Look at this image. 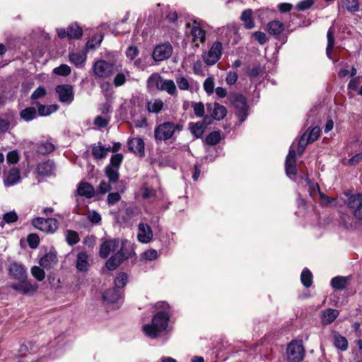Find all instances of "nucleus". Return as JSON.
Masks as SVG:
<instances>
[{
    "label": "nucleus",
    "instance_id": "obj_1",
    "mask_svg": "<svg viewBox=\"0 0 362 362\" xmlns=\"http://www.w3.org/2000/svg\"><path fill=\"white\" fill-rule=\"evenodd\" d=\"M156 308L161 309L153 316L151 324H146L142 329L145 334L151 338H156L158 334L165 331L170 320V306L165 302H158Z\"/></svg>",
    "mask_w": 362,
    "mask_h": 362
},
{
    "label": "nucleus",
    "instance_id": "obj_2",
    "mask_svg": "<svg viewBox=\"0 0 362 362\" xmlns=\"http://www.w3.org/2000/svg\"><path fill=\"white\" fill-rule=\"evenodd\" d=\"M183 129V125L180 123L173 122H164L157 125L154 129V139L156 141H166L170 139H175L177 135Z\"/></svg>",
    "mask_w": 362,
    "mask_h": 362
},
{
    "label": "nucleus",
    "instance_id": "obj_3",
    "mask_svg": "<svg viewBox=\"0 0 362 362\" xmlns=\"http://www.w3.org/2000/svg\"><path fill=\"white\" fill-rule=\"evenodd\" d=\"M149 87L156 86L168 94L174 95L177 93L176 86L173 80H165L159 74H153L147 81Z\"/></svg>",
    "mask_w": 362,
    "mask_h": 362
},
{
    "label": "nucleus",
    "instance_id": "obj_4",
    "mask_svg": "<svg viewBox=\"0 0 362 362\" xmlns=\"http://www.w3.org/2000/svg\"><path fill=\"white\" fill-rule=\"evenodd\" d=\"M118 251H123V245L119 240L106 239L100 245L99 255L101 258L106 259L109 255H112Z\"/></svg>",
    "mask_w": 362,
    "mask_h": 362
},
{
    "label": "nucleus",
    "instance_id": "obj_5",
    "mask_svg": "<svg viewBox=\"0 0 362 362\" xmlns=\"http://www.w3.org/2000/svg\"><path fill=\"white\" fill-rule=\"evenodd\" d=\"M223 45L219 41L214 42L208 51L203 52L202 59L208 66L214 65L222 55Z\"/></svg>",
    "mask_w": 362,
    "mask_h": 362
},
{
    "label": "nucleus",
    "instance_id": "obj_6",
    "mask_svg": "<svg viewBox=\"0 0 362 362\" xmlns=\"http://www.w3.org/2000/svg\"><path fill=\"white\" fill-rule=\"evenodd\" d=\"M229 100L236 108V115L239 117L240 122H243L247 116V106L245 98L240 94L234 93L230 95Z\"/></svg>",
    "mask_w": 362,
    "mask_h": 362
},
{
    "label": "nucleus",
    "instance_id": "obj_7",
    "mask_svg": "<svg viewBox=\"0 0 362 362\" xmlns=\"http://www.w3.org/2000/svg\"><path fill=\"white\" fill-rule=\"evenodd\" d=\"M288 358L291 362H299L305 356V349L301 341H292L287 347Z\"/></svg>",
    "mask_w": 362,
    "mask_h": 362
},
{
    "label": "nucleus",
    "instance_id": "obj_8",
    "mask_svg": "<svg viewBox=\"0 0 362 362\" xmlns=\"http://www.w3.org/2000/svg\"><path fill=\"white\" fill-rule=\"evenodd\" d=\"M93 72L95 76L100 78H107L112 75L116 68L113 64L108 63L104 60H98L93 65Z\"/></svg>",
    "mask_w": 362,
    "mask_h": 362
},
{
    "label": "nucleus",
    "instance_id": "obj_9",
    "mask_svg": "<svg viewBox=\"0 0 362 362\" xmlns=\"http://www.w3.org/2000/svg\"><path fill=\"white\" fill-rule=\"evenodd\" d=\"M33 226L46 233H54L58 228V221L54 218L37 217L33 220Z\"/></svg>",
    "mask_w": 362,
    "mask_h": 362
},
{
    "label": "nucleus",
    "instance_id": "obj_10",
    "mask_svg": "<svg viewBox=\"0 0 362 362\" xmlns=\"http://www.w3.org/2000/svg\"><path fill=\"white\" fill-rule=\"evenodd\" d=\"M18 283L13 284L11 287L23 295H32L38 289V285L35 282L27 280V278L23 280H18Z\"/></svg>",
    "mask_w": 362,
    "mask_h": 362
},
{
    "label": "nucleus",
    "instance_id": "obj_11",
    "mask_svg": "<svg viewBox=\"0 0 362 362\" xmlns=\"http://www.w3.org/2000/svg\"><path fill=\"white\" fill-rule=\"evenodd\" d=\"M348 207L354 216L359 220L362 219V194H351L347 199Z\"/></svg>",
    "mask_w": 362,
    "mask_h": 362
},
{
    "label": "nucleus",
    "instance_id": "obj_12",
    "mask_svg": "<svg viewBox=\"0 0 362 362\" xmlns=\"http://www.w3.org/2000/svg\"><path fill=\"white\" fill-rule=\"evenodd\" d=\"M173 53V47L169 42L156 46L153 52V58L156 62L168 59Z\"/></svg>",
    "mask_w": 362,
    "mask_h": 362
},
{
    "label": "nucleus",
    "instance_id": "obj_13",
    "mask_svg": "<svg viewBox=\"0 0 362 362\" xmlns=\"http://www.w3.org/2000/svg\"><path fill=\"white\" fill-rule=\"evenodd\" d=\"M190 35L192 37V45L196 48H198L200 44H204L206 41V31L197 24V21L194 22L191 28Z\"/></svg>",
    "mask_w": 362,
    "mask_h": 362
},
{
    "label": "nucleus",
    "instance_id": "obj_14",
    "mask_svg": "<svg viewBox=\"0 0 362 362\" xmlns=\"http://www.w3.org/2000/svg\"><path fill=\"white\" fill-rule=\"evenodd\" d=\"M58 263L57 255L55 251H49L41 257L38 261L39 265L44 269H51Z\"/></svg>",
    "mask_w": 362,
    "mask_h": 362
},
{
    "label": "nucleus",
    "instance_id": "obj_15",
    "mask_svg": "<svg viewBox=\"0 0 362 362\" xmlns=\"http://www.w3.org/2000/svg\"><path fill=\"white\" fill-rule=\"evenodd\" d=\"M285 170L287 176L293 179L291 176L297 174L296 165V151L293 146H291L285 161Z\"/></svg>",
    "mask_w": 362,
    "mask_h": 362
},
{
    "label": "nucleus",
    "instance_id": "obj_16",
    "mask_svg": "<svg viewBox=\"0 0 362 362\" xmlns=\"http://www.w3.org/2000/svg\"><path fill=\"white\" fill-rule=\"evenodd\" d=\"M153 231L150 226L140 223L138 226L137 239L141 243H148L153 240Z\"/></svg>",
    "mask_w": 362,
    "mask_h": 362
},
{
    "label": "nucleus",
    "instance_id": "obj_17",
    "mask_svg": "<svg viewBox=\"0 0 362 362\" xmlns=\"http://www.w3.org/2000/svg\"><path fill=\"white\" fill-rule=\"evenodd\" d=\"M56 91L59 94V100L62 103H70L74 100L73 88L70 85L58 86Z\"/></svg>",
    "mask_w": 362,
    "mask_h": 362
},
{
    "label": "nucleus",
    "instance_id": "obj_18",
    "mask_svg": "<svg viewBox=\"0 0 362 362\" xmlns=\"http://www.w3.org/2000/svg\"><path fill=\"white\" fill-rule=\"evenodd\" d=\"M8 273L11 278L18 281L27 278V272L25 268L21 264L16 262L10 264Z\"/></svg>",
    "mask_w": 362,
    "mask_h": 362
},
{
    "label": "nucleus",
    "instance_id": "obj_19",
    "mask_svg": "<svg viewBox=\"0 0 362 362\" xmlns=\"http://www.w3.org/2000/svg\"><path fill=\"white\" fill-rule=\"evenodd\" d=\"M127 258L123 251H118L112 255L106 262L105 266L110 271L116 269L120 264Z\"/></svg>",
    "mask_w": 362,
    "mask_h": 362
},
{
    "label": "nucleus",
    "instance_id": "obj_20",
    "mask_svg": "<svg viewBox=\"0 0 362 362\" xmlns=\"http://www.w3.org/2000/svg\"><path fill=\"white\" fill-rule=\"evenodd\" d=\"M129 149L141 156L144 155V141L141 138H133L128 141Z\"/></svg>",
    "mask_w": 362,
    "mask_h": 362
},
{
    "label": "nucleus",
    "instance_id": "obj_21",
    "mask_svg": "<svg viewBox=\"0 0 362 362\" xmlns=\"http://www.w3.org/2000/svg\"><path fill=\"white\" fill-rule=\"evenodd\" d=\"M121 298V291L115 288L108 289L103 293L104 301L108 304L118 303Z\"/></svg>",
    "mask_w": 362,
    "mask_h": 362
},
{
    "label": "nucleus",
    "instance_id": "obj_22",
    "mask_svg": "<svg viewBox=\"0 0 362 362\" xmlns=\"http://www.w3.org/2000/svg\"><path fill=\"white\" fill-rule=\"evenodd\" d=\"M208 109L211 112V115L217 120H221L223 119L227 113L226 108L218 103H214L213 105H209L208 106Z\"/></svg>",
    "mask_w": 362,
    "mask_h": 362
},
{
    "label": "nucleus",
    "instance_id": "obj_23",
    "mask_svg": "<svg viewBox=\"0 0 362 362\" xmlns=\"http://www.w3.org/2000/svg\"><path fill=\"white\" fill-rule=\"evenodd\" d=\"M55 170V165L53 161L47 160L38 164L37 170L39 175L43 176L51 175Z\"/></svg>",
    "mask_w": 362,
    "mask_h": 362
},
{
    "label": "nucleus",
    "instance_id": "obj_24",
    "mask_svg": "<svg viewBox=\"0 0 362 362\" xmlns=\"http://www.w3.org/2000/svg\"><path fill=\"white\" fill-rule=\"evenodd\" d=\"M78 195L86 197V198H92L95 195V189L88 182H81L77 188Z\"/></svg>",
    "mask_w": 362,
    "mask_h": 362
},
{
    "label": "nucleus",
    "instance_id": "obj_25",
    "mask_svg": "<svg viewBox=\"0 0 362 362\" xmlns=\"http://www.w3.org/2000/svg\"><path fill=\"white\" fill-rule=\"evenodd\" d=\"M21 175L20 172L17 168H11L6 177L5 178L4 183L6 187H11L20 182Z\"/></svg>",
    "mask_w": 362,
    "mask_h": 362
},
{
    "label": "nucleus",
    "instance_id": "obj_26",
    "mask_svg": "<svg viewBox=\"0 0 362 362\" xmlns=\"http://www.w3.org/2000/svg\"><path fill=\"white\" fill-rule=\"evenodd\" d=\"M76 267L79 272H86L89 267L88 256L86 252H81L77 255Z\"/></svg>",
    "mask_w": 362,
    "mask_h": 362
},
{
    "label": "nucleus",
    "instance_id": "obj_27",
    "mask_svg": "<svg viewBox=\"0 0 362 362\" xmlns=\"http://www.w3.org/2000/svg\"><path fill=\"white\" fill-rule=\"evenodd\" d=\"M339 315L337 310L328 308L322 311V323L323 325H329L334 321Z\"/></svg>",
    "mask_w": 362,
    "mask_h": 362
},
{
    "label": "nucleus",
    "instance_id": "obj_28",
    "mask_svg": "<svg viewBox=\"0 0 362 362\" xmlns=\"http://www.w3.org/2000/svg\"><path fill=\"white\" fill-rule=\"evenodd\" d=\"M164 103L159 98L152 99L146 104V108L149 112L158 114L163 108Z\"/></svg>",
    "mask_w": 362,
    "mask_h": 362
},
{
    "label": "nucleus",
    "instance_id": "obj_29",
    "mask_svg": "<svg viewBox=\"0 0 362 362\" xmlns=\"http://www.w3.org/2000/svg\"><path fill=\"white\" fill-rule=\"evenodd\" d=\"M284 30V25L279 21H272L267 25V30L269 34L277 35Z\"/></svg>",
    "mask_w": 362,
    "mask_h": 362
},
{
    "label": "nucleus",
    "instance_id": "obj_30",
    "mask_svg": "<svg viewBox=\"0 0 362 362\" xmlns=\"http://www.w3.org/2000/svg\"><path fill=\"white\" fill-rule=\"evenodd\" d=\"M252 11L251 9L245 10L240 16L244 26L247 29H252L255 27V23L252 18Z\"/></svg>",
    "mask_w": 362,
    "mask_h": 362
},
{
    "label": "nucleus",
    "instance_id": "obj_31",
    "mask_svg": "<svg viewBox=\"0 0 362 362\" xmlns=\"http://www.w3.org/2000/svg\"><path fill=\"white\" fill-rule=\"evenodd\" d=\"M37 111L35 107H29L22 110L20 112V117L21 119L26 122L31 121L36 118Z\"/></svg>",
    "mask_w": 362,
    "mask_h": 362
},
{
    "label": "nucleus",
    "instance_id": "obj_32",
    "mask_svg": "<svg viewBox=\"0 0 362 362\" xmlns=\"http://www.w3.org/2000/svg\"><path fill=\"white\" fill-rule=\"evenodd\" d=\"M69 60L75 66H79L82 65L86 60V54L84 52L71 53L69 55Z\"/></svg>",
    "mask_w": 362,
    "mask_h": 362
},
{
    "label": "nucleus",
    "instance_id": "obj_33",
    "mask_svg": "<svg viewBox=\"0 0 362 362\" xmlns=\"http://www.w3.org/2000/svg\"><path fill=\"white\" fill-rule=\"evenodd\" d=\"M38 107V114L40 116H48L55 112L58 106L57 105H43L39 103L36 104Z\"/></svg>",
    "mask_w": 362,
    "mask_h": 362
},
{
    "label": "nucleus",
    "instance_id": "obj_34",
    "mask_svg": "<svg viewBox=\"0 0 362 362\" xmlns=\"http://www.w3.org/2000/svg\"><path fill=\"white\" fill-rule=\"evenodd\" d=\"M110 151V147L105 148L100 144L93 146L92 153L97 159H101L107 156V152Z\"/></svg>",
    "mask_w": 362,
    "mask_h": 362
},
{
    "label": "nucleus",
    "instance_id": "obj_35",
    "mask_svg": "<svg viewBox=\"0 0 362 362\" xmlns=\"http://www.w3.org/2000/svg\"><path fill=\"white\" fill-rule=\"evenodd\" d=\"M348 282V278L343 276H337L332 279L331 284L334 288L342 290L346 288Z\"/></svg>",
    "mask_w": 362,
    "mask_h": 362
},
{
    "label": "nucleus",
    "instance_id": "obj_36",
    "mask_svg": "<svg viewBox=\"0 0 362 362\" xmlns=\"http://www.w3.org/2000/svg\"><path fill=\"white\" fill-rule=\"evenodd\" d=\"M334 344L341 351H345L348 346V341L344 337L341 336L339 334H334Z\"/></svg>",
    "mask_w": 362,
    "mask_h": 362
},
{
    "label": "nucleus",
    "instance_id": "obj_37",
    "mask_svg": "<svg viewBox=\"0 0 362 362\" xmlns=\"http://www.w3.org/2000/svg\"><path fill=\"white\" fill-rule=\"evenodd\" d=\"M327 46L326 49L327 56L332 59V52L334 45V31L332 28H329L327 34Z\"/></svg>",
    "mask_w": 362,
    "mask_h": 362
},
{
    "label": "nucleus",
    "instance_id": "obj_38",
    "mask_svg": "<svg viewBox=\"0 0 362 362\" xmlns=\"http://www.w3.org/2000/svg\"><path fill=\"white\" fill-rule=\"evenodd\" d=\"M205 124L203 122L190 124V132L195 137H200L204 132Z\"/></svg>",
    "mask_w": 362,
    "mask_h": 362
},
{
    "label": "nucleus",
    "instance_id": "obj_39",
    "mask_svg": "<svg viewBox=\"0 0 362 362\" xmlns=\"http://www.w3.org/2000/svg\"><path fill=\"white\" fill-rule=\"evenodd\" d=\"M105 175L111 182H117L119 180L118 168H112V166L105 168Z\"/></svg>",
    "mask_w": 362,
    "mask_h": 362
},
{
    "label": "nucleus",
    "instance_id": "obj_40",
    "mask_svg": "<svg viewBox=\"0 0 362 362\" xmlns=\"http://www.w3.org/2000/svg\"><path fill=\"white\" fill-rule=\"evenodd\" d=\"M320 134V129L318 127H315L310 129H308L307 132L304 134H306L305 141L307 143H311L317 139Z\"/></svg>",
    "mask_w": 362,
    "mask_h": 362
},
{
    "label": "nucleus",
    "instance_id": "obj_41",
    "mask_svg": "<svg viewBox=\"0 0 362 362\" xmlns=\"http://www.w3.org/2000/svg\"><path fill=\"white\" fill-rule=\"evenodd\" d=\"M158 253L156 250L149 249L146 250L140 255V259L141 261H153L158 259Z\"/></svg>",
    "mask_w": 362,
    "mask_h": 362
},
{
    "label": "nucleus",
    "instance_id": "obj_42",
    "mask_svg": "<svg viewBox=\"0 0 362 362\" xmlns=\"http://www.w3.org/2000/svg\"><path fill=\"white\" fill-rule=\"evenodd\" d=\"M82 35V30L76 25H71L68 28L67 37L69 39H78Z\"/></svg>",
    "mask_w": 362,
    "mask_h": 362
},
{
    "label": "nucleus",
    "instance_id": "obj_43",
    "mask_svg": "<svg viewBox=\"0 0 362 362\" xmlns=\"http://www.w3.org/2000/svg\"><path fill=\"white\" fill-rule=\"evenodd\" d=\"M300 280L302 284L308 288L312 285L313 275L308 269H304L301 273Z\"/></svg>",
    "mask_w": 362,
    "mask_h": 362
},
{
    "label": "nucleus",
    "instance_id": "obj_44",
    "mask_svg": "<svg viewBox=\"0 0 362 362\" xmlns=\"http://www.w3.org/2000/svg\"><path fill=\"white\" fill-rule=\"evenodd\" d=\"M32 276L38 281H42L45 278V272L44 269L40 266H33L30 269Z\"/></svg>",
    "mask_w": 362,
    "mask_h": 362
},
{
    "label": "nucleus",
    "instance_id": "obj_45",
    "mask_svg": "<svg viewBox=\"0 0 362 362\" xmlns=\"http://www.w3.org/2000/svg\"><path fill=\"white\" fill-rule=\"evenodd\" d=\"M307 182L308 191L311 197H315L320 192V187L317 183L313 182L308 177V175L303 177Z\"/></svg>",
    "mask_w": 362,
    "mask_h": 362
},
{
    "label": "nucleus",
    "instance_id": "obj_46",
    "mask_svg": "<svg viewBox=\"0 0 362 362\" xmlns=\"http://www.w3.org/2000/svg\"><path fill=\"white\" fill-rule=\"evenodd\" d=\"M54 144L50 142H43L39 144L37 151L41 154H48L54 150Z\"/></svg>",
    "mask_w": 362,
    "mask_h": 362
},
{
    "label": "nucleus",
    "instance_id": "obj_47",
    "mask_svg": "<svg viewBox=\"0 0 362 362\" xmlns=\"http://www.w3.org/2000/svg\"><path fill=\"white\" fill-rule=\"evenodd\" d=\"M362 84V76H357L356 78H352L349 83H348V89L350 90L349 93H351V91H357L360 88V85Z\"/></svg>",
    "mask_w": 362,
    "mask_h": 362
},
{
    "label": "nucleus",
    "instance_id": "obj_48",
    "mask_svg": "<svg viewBox=\"0 0 362 362\" xmlns=\"http://www.w3.org/2000/svg\"><path fill=\"white\" fill-rule=\"evenodd\" d=\"M127 275L125 273L119 274L115 280V288L119 290V288H124L127 284Z\"/></svg>",
    "mask_w": 362,
    "mask_h": 362
},
{
    "label": "nucleus",
    "instance_id": "obj_49",
    "mask_svg": "<svg viewBox=\"0 0 362 362\" xmlns=\"http://www.w3.org/2000/svg\"><path fill=\"white\" fill-rule=\"evenodd\" d=\"M221 140V134L218 132L210 133L206 138V142L209 145H216Z\"/></svg>",
    "mask_w": 362,
    "mask_h": 362
},
{
    "label": "nucleus",
    "instance_id": "obj_50",
    "mask_svg": "<svg viewBox=\"0 0 362 362\" xmlns=\"http://www.w3.org/2000/svg\"><path fill=\"white\" fill-rule=\"evenodd\" d=\"M66 240L70 245L76 244L79 241L78 233L73 230H68L66 233Z\"/></svg>",
    "mask_w": 362,
    "mask_h": 362
},
{
    "label": "nucleus",
    "instance_id": "obj_51",
    "mask_svg": "<svg viewBox=\"0 0 362 362\" xmlns=\"http://www.w3.org/2000/svg\"><path fill=\"white\" fill-rule=\"evenodd\" d=\"M71 68L66 64H62L54 69V73L60 76H68L71 74Z\"/></svg>",
    "mask_w": 362,
    "mask_h": 362
},
{
    "label": "nucleus",
    "instance_id": "obj_52",
    "mask_svg": "<svg viewBox=\"0 0 362 362\" xmlns=\"http://www.w3.org/2000/svg\"><path fill=\"white\" fill-rule=\"evenodd\" d=\"M204 89L208 95H211L214 91V81L211 77L207 78L204 82Z\"/></svg>",
    "mask_w": 362,
    "mask_h": 362
},
{
    "label": "nucleus",
    "instance_id": "obj_53",
    "mask_svg": "<svg viewBox=\"0 0 362 362\" xmlns=\"http://www.w3.org/2000/svg\"><path fill=\"white\" fill-rule=\"evenodd\" d=\"M345 7L350 12H356L359 8V4L358 0H346Z\"/></svg>",
    "mask_w": 362,
    "mask_h": 362
},
{
    "label": "nucleus",
    "instance_id": "obj_54",
    "mask_svg": "<svg viewBox=\"0 0 362 362\" xmlns=\"http://www.w3.org/2000/svg\"><path fill=\"white\" fill-rule=\"evenodd\" d=\"M102 40H103V36L100 34L94 36V37L93 39L88 41V42L86 44V47L88 49H93L96 46L100 45Z\"/></svg>",
    "mask_w": 362,
    "mask_h": 362
},
{
    "label": "nucleus",
    "instance_id": "obj_55",
    "mask_svg": "<svg viewBox=\"0 0 362 362\" xmlns=\"http://www.w3.org/2000/svg\"><path fill=\"white\" fill-rule=\"evenodd\" d=\"M127 76H129L128 71H127L126 74L124 73H118L114 78V85L115 86H122L126 82Z\"/></svg>",
    "mask_w": 362,
    "mask_h": 362
},
{
    "label": "nucleus",
    "instance_id": "obj_56",
    "mask_svg": "<svg viewBox=\"0 0 362 362\" xmlns=\"http://www.w3.org/2000/svg\"><path fill=\"white\" fill-rule=\"evenodd\" d=\"M314 0H303L296 5V8L298 11H305L310 8L314 4Z\"/></svg>",
    "mask_w": 362,
    "mask_h": 362
},
{
    "label": "nucleus",
    "instance_id": "obj_57",
    "mask_svg": "<svg viewBox=\"0 0 362 362\" xmlns=\"http://www.w3.org/2000/svg\"><path fill=\"white\" fill-rule=\"evenodd\" d=\"M123 160V156L120 153L115 154L111 157L110 165L108 166H112V168H119L122 161Z\"/></svg>",
    "mask_w": 362,
    "mask_h": 362
},
{
    "label": "nucleus",
    "instance_id": "obj_58",
    "mask_svg": "<svg viewBox=\"0 0 362 362\" xmlns=\"http://www.w3.org/2000/svg\"><path fill=\"white\" fill-rule=\"evenodd\" d=\"M27 241L31 248H36L38 246L40 240L36 234H30L27 238Z\"/></svg>",
    "mask_w": 362,
    "mask_h": 362
},
{
    "label": "nucleus",
    "instance_id": "obj_59",
    "mask_svg": "<svg viewBox=\"0 0 362 362\" xmlns=\"http://www.w3.org/2000/svg\"><path fill=\"white\" fill-rule=\"evenodd\" d=\"M176 83L178 86V88L180 90H186L189 88V84L187 79L185 77H179L176 78Z\"/></svg>",
    "mask_w": 362,
    "mask_h": 362
},
{
    "label": "nucleus",
    "instance_id": "obj_60",
    "mask_svg": "<svg viewBox=\"0 0 362 362\" xmlns=\"http://www.w3.org/2000/svg\"><path fill=\"white\" fill-rule=\"evenodd\" d=\"M194 112L197 117H202L204 115V105L202 103H196L193 105Z\"/></svg>",
    "mask_w": 362,
    "mask_h": 362
},
{
    "label": "nucleus",
    "instance_id": "obj_61",
    "mask_svg": "<svg viewBox=\"0 0 362 362\" xmlns=\"http://www.w3.org/2000/svg\"><path fill=\"white\" fill-rule=\"evenodd\" d=\"M4 221L7 223H14L17 221L18 219V216L17 214L13 212V211H11V212H8V213H6L4 215Z\"/></svg>",
    "mask_w": 362,
    "mask_h": 362
},
{
    "label": "nucleus",
    "instance_id": "obj_62",
    "mask_svg": "<svg viewBox=\"0 0 362 362\" xmlns=\"http://www.w3.org/2000/svg\"><path fill=\"white\" fill-rule=\"evenodd\" d=\"M238 80V74L234 71H229L227 74L226 81L228 85H233L237 82Z\"/></svg>",
    "mask_w": 362,
    "mask_h": 362
},
{
    "label": "nucleus",
    "instance_id": "obj_63",
    "mask_svg": "<svg viewBox=\"0 0 362 362\" xmlns=\"http://www.w3.org/2000/svg\"><path fill=\"white\" fill-rule=\"evenodd\" d=\"M46 94V90L42 87L37 88L31 95L32 100H37L45 96Z\"/></svg>",
    "mask_w": 362,
    "mask_h": 362
},
{
    "label": "nucleus",
    "instance_id": "obj_64",
    "mask_svg": "<svg viewBox=\"0 0 362 362\" xmlns=\"http://www.w3.org/2000/svg\"><path fill=\"white\" fill-rule=\"evenodd\" d=\"M88 218L93 223H98L101 221L100 215L95 211L88 213Z\"/></svg>",
    "mask_w": 362,
    "mask_h": 362
}]
</instances>
